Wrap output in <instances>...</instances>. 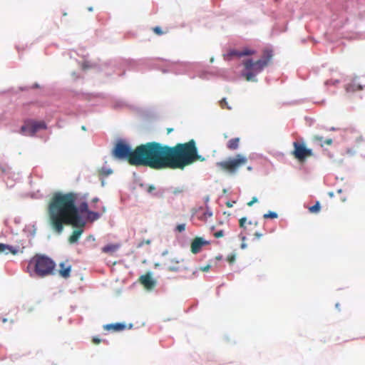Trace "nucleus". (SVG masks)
<instances>
[{"mask_svg":"<svg viewBox=\"0 0 365 365\" xmlns=\"http://www.w3.org/2000/svg\"><path fill=\"white\" fill-rule=\"evenodd\" d=\"M88 194L56 192L48 205L51 224L58 233H61L63 224L73 227H84L88 222L98 220L102 213L90 210Z\"/></svg>","mask_w":365,"mask_h":365,"instance_id":"obj_1","label":"nucleus"},{"mask_svg":"<svg viewBox=\"0 0 365 365\" xmlns=\"http://www.w3.org/2000/svg\"><path fill=\"white\" fill-rule=\"evenodd\" d=\"M154 160H205L198 154L194 139L174 146L154 142Z\"/></svg>","mask_w":365,"mask_h":365,"instance_id":"obj_2","label":"nucleus"},{"mask_svg":"<svg viewBox=\"0 0 365 365\" xmlns=\"http://www.w3.org/2000/svg\"><path fill=\"white\" fill-rule=\"evenodd\" d=\"M112 154L114 158L121 160H154V141L140 145L132 150L129 144L120 140L115 143Z\"/></svg>","mask_w":365,"mask_h":365,"instance_id":"obj_3","label":"nucleus"},{"mask_svg":"<svg viewBox=\"0 0 365 365\" xmlns=\"http://www.w3.org/2000/svg\"><path fill=\"white\" fill-rule=\"evenodd\" d=\"M56 263L53 259L44 254H36L28 262L26 271L31 277H44L56 273Z\"/></svg>","mask_w":365,"mask_h":365,"instance_id":"obj_4","label":"nucleus"},{"mask_svg":"<svg viewBox=\"0 0 365 365\" xmlns=\"http://www.w3.org/2000/svg\"><path fill=\"white\" fill-rule=\"evenodd\" d=\"M272 56V51L269 48H266L263 51L261 59L255 61H253L252 59L245 60L242 63L245 68V72L242 73V76L248 81H255V76L269 65Z\"/></svg>","mask_w":365,"mask_h":365,"instance_id":"obj_5","label":"nucleus"},{"mask_svg":"<svg viewBox=\"0 0 365 365\" xmlns=\"http://www.w3.org/2000/svg\"><path fill=\"white\" fill-rule=\"evenodd\" d=\"M130 164L135 165L149 166L153 169H162L169 168L171 169L180 168L184 167L192 161H128Z\"/></svg>","mask_w":365,"mask_h":365,"instance_id":"obj_6","label":"nucleus"},{"mask_svg":"<svg viewBox=\"0 0 365 365\" xmlns=\"http://www.w3.org/2000/svg\"><path fill=\"white\" fill-rule=\"evenodd\" d=\"M0 178L5 181L6 187L11 189L14 187L15 182L21 179V175L14 171L7 161H0Z\"/></svg>","mask_w":365,"mask_h":365,"instance_id":"obj_7","label":"nucleus"},{"mask_svg":"<svg viewBox=\"0 0 365 365\" xmlns=\"http://www.w3.org/2000/svg\"><path fill=\"white\" fill-rule=\"evenodd\" d=\"M293 147L292 154L297 160H304L314 155L312 149L307 148L302 140L294 141Z\"/></svg>","mask_w":365,"mask_h":365,"instance_id":"obj_8","label":"nucleus"},{"mask_svg":"<svg viewBox=\"0 0 365 365\" xmlns=\"http://www.w3.org/2000/svg\"><path fill=\"white\" fill-rule=\"evenodd\" d=\"M246 163L247 161H217L216 166L221 171L233 175Z\"/></svg>","mask_w":365,"mask_h":365,"instance_id":"obj_9","label":"nucleus"},{"mask_svg":"<svg viewBox=\"0 0 365 365\" xmlns=\"http://www.w3.org/2000/svg\"><path fill=\"white\" fill-rule=\"evenodd\" d=\"M46 128L44 121H31L21 127V131L25 135L33 136L40 130H45Z\"/></svg>","mask_w":365,"mask_h":365,"instance_id":"obj_10","label":"nucleus"},{"mask_svg":"<svg viewBox=\"0 0 365 365\" xmlns=\"http://www.w3.org/2000/svg\"><path fill=\"white\" fill-rule=\"evenodd\" d=\"M140 187L144 189L150 195L154 197H162L165 190L163 187H157L154 185L140 183Z\"/></svg>","mask_w":365,"mask_h":365,"instance_id":"obj_11","label":"nucleus"},{"mask_svg":"<svg viewBox=\"0 0 365 365\" xmlns=\"http://www.w3.org/2000/svg\"><path fill=\"white\" fill-rule=\"evenodd\" d=\"M255 168L262 175H268L271 171L274 170V166L272 161H257Z\"/></svg>","mask_w":365,"mask_h":365,"instance_id":"obj_12","label":"nucleus"},{"mask_svg":"<svg viewBox=\"0 0 365 365\" xmlns=\"http://www.w3.org/2000/svg\"><path fill=\"white\" fill-rule=\"evenodd\" d=\"M210 244V240H207L204 237H196L192 242V252L194 254H197L201 252L202 247Z\"/></svg>","mask_w":365,"mask_h":365,"instance_id":"obj_13","label":"nucleus"},{"mask_svg":"<svg viewBox=\"0 0 365 365\" xmlns=\"http://www.w3.org/2000/svg\"><path fill=\"white\" fill-rule=\"evenodd\" d=\"M311 140L314 144H316L321 148H323L324 145H331L333 143L332 138H327L324 139L322 136L318 134L314 135L312 137Z\"/></svg>","mask_w":365,"mask_h":365,"instance_id":"obj_14","label":"nucleus"},{"mask_svg":"<svg viewBox=\"0 0 365 365\" xmlns=\"http://www.w3.org/2000/svg\"><path fill=\"white\" fill-rule=\"evenodd\" d=\"M104 330L110 331H123L127 328V324L125 322H115L106 324L103 326Z\"/></svg>","mask_w":365,"mask_h":365,"instance_id":"obj_15","label":"nucleus"},{"mask_svg":"<svg viewBox=\"0 0 365 365\" xmlns=\"http://www.w3.org/2000/svg\"><path fill=\"white\" fill-rule=\"evenodd\" d=\"M152 275H153V272H148L147 274L141 275V277H140L141 282L148 289H152L157 284L156 280L152 277Z\"/></svg>","mask_w":365,"mask_h":365,"instance_id":"obj_16","label":"nucleus"},{"mask_svg":"<svg viewBox=\"0 0 365 365\" xmlns=\"http://www.w3.org/2000/svg\"><path fill=\"white\" fill-rule=\"evenodd\" d=\"M72 267L71 264L66 262H61L59 263V275L65 279L68 278L71 276Z\"/></svg>","mask_w":365,"mask_h":365,"instance_id":"obj_17","label":"nucleus"},{"mask_svg":"<svg viewBox=\"0 0 365 365\" xmlns=\"http://www.w3.org/2000/svg\"><path fill=\"white\" fill-rule=\"evenodd\" d=\"M256 53V51L249 48H245L242 50H232L229 52L230 56L242 57L245 56H252Z\"/></svg>","mask_w":365,"mask_h":365,"instance_id":"obj_18","label":"nucleus"},{"mask_svg":"<svg viewBox=\"0 0 365 365\" xmlns=\"http://www.w3.org/2000/svg\"><path fill=\"white\" fill-rule=\"evenodd\" d=\"M0 252L6 255L12 253L15 255L19 252V247L18 246H13L9 244L0 243Z\"/></svg>","mask_w":365,"mask_h":365,"instance_id":"obj_19","label":"nucleus"},{"mask_svg":"<svg viewBox=\"0 0 365 365\" xmlns=\"http://www.w3.org/2000/svg\"><path fill=\"white\" fill-rule=\"evenodd\" d=\"M99 172L101 173V177L104 178L113 174V168L108 163V161H104L102 167L99 170Z\"/></svg>","mask_w":365,"mask_h":365,"instance_id":"obj_20","label":"nucleus"},{"mask_svg":"<svg viewBox=\"0 0 365 365\" xmlns=\"http://www.w3.org/2000/svg\"><path fill=\"white\" fill-rule=\"evenodd\" d=\"M77 230L73 231L72 235L69 238V241L71 243L78 244L79 238L81 237L82 233L83 232V227H76Z\"/></svg>","mask_w":365,"mask_h":365,"instance_id":"obj_21","label":"nucleus"},{"mask_svg":"<svg viewBox=\"0 0 365 365\" xmlns=\"http://www.w3.org/2000/svg\"><path fill=\"white\" fill-rule=\"evenodd\" d=\"M294 163H292V165L298 170L299 171H301L303 173H307L308 169L304 165L305 161H293Z\"/></svg>","mask_w":365,"mask_h":365,"instance_id":"obj_22","label":"nucleus"},{"mask_svg":"<svg viewBox=\"0 0 365 365\" xmlns=\"http://www.w3.org/2000/svg\"><path fill=\"white\" fill-rule=\"evenodd\" d=\"M119 248L118 244L109 243L102 247V252L105 253H111Z\"/></svg>","mask_w":365,"mask_h":365,"instance_id":"obj_23","label":"nucleus"},{"mask_svg":"<svg viewBox=\"0 0 365 365\" xmlns=\"http://www.w3.org/2000/svg\"><path fill=\"white\" fill-rule=\"evenodd\" d=\"M23 231L29 237H34L36 227L35 225H26L23 230Z\"/></svg>","mask_w":365,"mask_h":365,"instance_id":"obj_24","label":"nucleus"},{"mask_svg":"<svg viewBox=\"0 0 365 365\" xmlns=\"http://www.w3.org/2000/svg\"><path fill=\"white\" fill-rule=\"evenodd\" d=\"M240 138H234L230 139L227 144V148L230 150H236L239 147Z\"/></svg>","mask_w":365,"mask_h":365,"instance_id":"obj_25","label":"nucleus"},{"mask_svg":"<svg viewBox=\"0 0 365 365\" xmlns=\"http://www.w3.org/2000/svg\"><path fill=\"white\" fill-rule=\"evenodd\" d=\"M322 209V205L319 201H316L314 205L309 207V211L312 213H318Z\"/></svg>","mask_w":365,"mask_h":365,"instance_id":"obj_26","label":"nucleus"},{"mask_svg":"<svg viewBox=\"0 0 365 365\" xmlns=\"http://www.w3.org/2000/svg\"><path fill=\"white\" fill-rule=\"evenodd\" d=\"M180 247L185 248L189 245V237L187 236L182 237L178 240Z\"/></svg>","mask_w":365,"mask_h":365,"instance_id":"obj_27","label":"nucleus"},{"mask_svg":"<svg viewBox=\"0 0 365 365\" xmlns=\"http://www.w3.org/2000/svg\"><path fill=\"white\" fill-rule=\"evenodd\" d=\"M169 191L174 196H178L184 192V188L183 187H171L169 189Z\"/></svg>","mask_w":365,"mask_h":365,"instance_id":"obj_28","label":"nucleus"},{"mask_svg":"<svg viewBox=\"0 0 365 365\" xmlns=\"http://www.w3.org/2000/svg\"><path fill=\"white\" fill-rule=\"evenodd\" d=\"M263 217L265 219H276L278 217V213L274 211L269 210L267 213L264 214Z\"/></svg>","mask_w":365,"mask_h":365,"instance_id":"obj_29","label":"nucleus"},{"mask_svg":"<svg viewBox=\"0 0 365 365\" xmlns=\"http://www.w3.org/2000/svg\"><path fill=\"white\" fill-rule=\"evenodd\" d=\"M151 243V240L148 239L147 240H142L139 242H138L135 245L137 248H141L144 245H150Z\"/></svg>","mask_w":365,"mask_h":365,"instance_id":"obj_30","label":"nucleus"},{"mask_svg":"<svg viewBox=\"0 0 365 365\" xmlns=\"http://www.w3.org/2000/svg\"><path fill=\"white\" fill-rule=\"evenodd\" d=\"M220 106L222 108H227V109H231V108L228 106L227 104V102L226 101L225 98H222L220 101Z\"/></svg>","mask_w":365,"mask_h":365,"instance_id":"obj_31","label":"nucleus"},{"mask_svg":"<svg viewBox=\"0 0 365 365\" xmlns=\"http://www.w3.org/2000/svg\"><path fill=\"white\" fill-rule=\"evenodd\" d=\"M205 208H206V211L204 213L205 217H212L213 215V212L211 210V209L210 208L209 205H206Z\"/></svg>","mask_w":365,"mask_h":365,"instance_id":"obj_32","label":"nucleus"},{"mask_svg":"<svg viewBox=\"0 0 365 365\" xmlns=\"http://www.w3.org/2000/svg\"><path fill=\"white\" fill-rule=\"evenodd\" d=\"M185 224L181 223L178 225V226L175 227V230L178 231L180 232H183L185 230Z\"/></svg>","mask_w":365,"mask_h":365,"instance_id":"obj_33","label":"nucleus"},{"mask_svg":"<svg viewBox=\"0 0 365 365\" xmlns=\"http://www.w3.org/2000/svg\"><path fill=\"white\" fill-rule=\"evenodd\" d=\"M235 259L236 255L234 252H232L227 256V260H228L230 263L234 262L235 261Z\"/></svg>","mask_w":365,"mask_h":365,"instance_id":"obj_34","label":"nucleus"},{"mask_svg":"<svg viewBox=\"0 0 365 365\" xmlns=\"http://www.w3.org/2000/svg\"><path fill=\"white\" fill-rule=\"evenodd\" d=\"M153 32L157 35H162L163 34V31L161 30L160 27L155 26L153 29Z\"/></svg>","mask_w":365,"mask_h":365,"instance_id":"obj_35","label":"nucleus"},{"mask_svg":"<svg viewBox=\"0 0 365 365\" xmlns=\"http://www.w3.org/2000/svg\"><path fill=\"white\" fill-rule=\"evenodd\" d=\"M224 235H225L224 230H220L217 231L215 233V237H217V238H219V237H223Z\"/></svg>","mask_w":365,"mask_h":365,"instance_id":"obj_36","label":"nucleus"},{"mask_svg":"<svg viewBox=\"0 0 365 365\" xmlns=\"http://www.w3.org/2000/svg\"><path fill=\"white\" fill-rule=\"evenodd\" d=\"M246 220H247V217H242V218L240 219V226H241L242 227L245 228V222H246Z\"/></svg>","mask_w":365,"mask_h":365,"instance_id":"obj_37","label":"nucleus"},{"mask_svg":"<svg viewBox=\"0 0 365 365\" xmlns=\"http://www.w3.org/2000/svg\"><path fill=\"white\" fill-rule=\"evenodd\" d=\"M257 201H258V198H257V197L255 196V197H252V201H250V202H249L247 203V205H248L249 206H252L254 203L257 202Z\"/></svg>","mask_w":365,"mask_h":365,"instance_id":"obj_38","label":"nucleus"},{"mask_svg":"<svg viewBox=\"0 0 365 365\" xmlns=\"http://www.w3.org/2000/svg\"><path fill=\"white\" fill-rule=\"evenodd\" d=\"M210 268H211V265L208 264L205 266L202 267L201 270H202L204 272H207L210 270Z\"/></svg>","mask_w":365,"mask_h":365,"instance_id":"obj_39","label":"nucleus"},{"mask_svg":"<svg viewBox=\"0 0 365 365\" xmlns=\"http://www.w3.org/2000/svg\"><path fill=\"white\" fill-rule=\"evenodd\" d=\"M170 271H173V272H179L180 271V267H170V269H169Z\"/></svg>","mask_w":365,"mask_h":365,"instance_id":"obj_40","label":"nucleus"},{"mask_svg":"<svg viewBox=\"0 0 365 365\" xmlns=\"http://www.w3.org/2000/svg\"><path fill=\"white\" fill-rule=\"evenodd\" d=\"M14 222L16 224H21V217H16L14 218Z\"/></svg>","mask_w":365,"mask_h":365,"instance_id":"obj_41","label":"nucleus"},{"mask_svg":"<svg viewBox=\"0 0 365 365\" xmlns=\"http://www.w3.org/2000/svg\"><path fill=\"white\" fill-rule=\"evenodd\" d=\"M233 160H245V158L242 155H237L236 157Z\"/></svg>","mask_w":365,"mask_h":365,"instance_id":"obj_42","label":"nucleus"},{"mask_svg":"<svg viewBox=\"0 0 365 365\" xmlns=\"http://www.w3.org/2000/svg\"><path fill=\"white\" fill-rule=\"evenodd\" d=\"M86 241L89 242V241H93L94 242L95 241V237L93 235H89L87 239H86Z\"/></svg>","mask_w":365,"mask_h":365,"instance_id":"obj_43","label":"nucleus"},{"mask_svg":"<svg viewBox=\"0 0 365 365\" xmlns=\"http://www.w3.org/2000/svg\"><path fill=\"white\" fill-rule=\"evenodd\" d=\"M235 202V201H227L226 204L229 207H232Z\"/></svg>","mask_w":365,"mask_h":365,"instance_id":"obj_44","label":"nucleus"},{"mask_svg":"<svg viewBox=\"0 0 365 365\" xmlns=\"http://www.w3.org/2000/svg\"><path fill=\"white\" fill-rule=\"evenodd\" d=\"M210 200V196L207 195L204 198L205 205H208V202Z\"/></svg>","mask_w":365,"mask_h":365,"instance_id":"obj_45","label":"nucleus"},{"mask_svg":"<svg viewBox=\"0 0 365 365\" xmlns=\"http://www.w3.org/2000/svg\"><path fill=\"white\" fill-rule=\"evenodd\" d=\"M101 341V339L100 338H98V336H94L93 337V341L94 342L99 343Z\"/></svg>","mask_w":365,"mask_h":365,"instance_id":"obj_46","label":"nucleus"},{"mask_svg":"<svg viewBox=\"0 0 365 365\" xmlns=\"http://www.w3.org/2000/svg\"><path fill=\"white\" fill-rule=\"evenodd\" d=\"M255 236H256V238H257V239H259V238L262 236V233H260V232H257L255 233Z\"/></svg>","mask_w":365,"mask_h":365,"instance_id":"obj_47","label":"nucleus"},{"mask_svg":"<svg viewBox=\"0 0 365 365\" xmlns=\"http://www.w3.org/2000/svg\"><path fill=\"white\" fill-rule=\"evenodd\" d=\"M247 243H245V242H242V243L241 244V245H240V247H241L242 250H244V249L247 248Z\"/></svg>","mask_w":365,"mask_h":365,"instance_id":"obj_48","label":"nucleus"},{"mask_svg":"<svg viewBox=\"0 0 365 365\" xmlns=\"http://www.w3.org/2000/svg\"><path fill=\"white\" fill-rule=\"evenodd\" d=\"M223 259V255L220 254L216 257L217 260H222Z\"/></svg>","mask_w":365,"mask_h":365,"instance_id":"obj_49","label":"nucleus"},{"mask_svg":"<svg viewBox=\"0 0 365 365\" xmlns=\"http://www.w3.org/2000/svg\"><path fill=\"white\" fill-rule=\"evenodd\" d=\"M171 261L173 262L180 263V262H182L183 259H173Z\"/></svg>","mask_w":365,"mask_h":365,"instance_id":"obj_50","label":"nucleus"},{"mask_svg":"<svg viewBox=\"0 0 365 365\" xmlns=\"http://www.w3.org/2000/svg\"><path fill=\"white\" fill-rule=\"evenodd\" d=\"M328 195H329V196L331 198H332V197H334V192H329Z\"/></svg>","mask_w":365,"mask_h":365,"instance_id":"obj_51","label":"nucleus"},{"mask_svg":"<svg viewBox=\"0 0 365 365\" xmlns=\"http://www.w3.org/2000/svg\"><path fill=\"white\" fill-rule=\"evenodd\" d=\"M240 238L241 240L244 242L245 240H246V236L245 235H242V234H240Z\"/></svg>","mask_w":365,"mask_h":365,"instance_id":"obj_52","label":"nucleus"},{"mask_svg":"<svg viewBox=\"0 0 365 365\" xmlns=\"http://www.w3.org/2000/svg\"><path fill=\"white\" fill-rule=\"evenodd\" d=\"M173 130V128H167V133H168V134H169V133H170Z\"/></svg>","mask_w":365,"mask_h":365,"instance_id":"obj_53","label":"nucleus"},{"mask_svg":"<svg viewBox=\"0 0 365 365\" xmlns=\"http://www.w3.org/2000/svg\"><path fill=\"white\" fill-rule=\"evenodd\" d=\"M168 253V251L166 250H165V251H163V252L162 255H163V256H165V255H166Z\"/></svg>","mask_w":365,"mask_h":365,"instance_id":"obj_54","label":"nucleus"},{"mask_svg":"<svg viewBox=\"0 0 365 365\" xmlns=\"http://www.w3.org/2000/svg\"><path fill=\"white\" fill-rule=\"evenodd\" d=\"M99 200V198L98 197H95L93 199V202H98Z\"/></svg>","mask_w":365,"mask_h":365,"instance_id":"obj_55","label":"nucleus"},{"mask_svg":"<svg viewBox=\"0 0 365 365\" xmlns=\"http://www.w3.org/2000/svg\"><path fill=\"white\" fill-rule=\"evenodd\" d=\"M339 306H340V304H339V302H338V303H336V304H335V307H336V309H339Z\"/></svg>","mask_w":365,"mask_h":365,"instance_id":"obj_56","label":"nucleus"},{"mask_svg":"<svg viewBox=\"0 0 365 365\" xmlns=\"http://www.w3.org/2000/svg\"><path fill=\"white\" fill-rule=\"evenodd\" d=\"M101 184L103 186L105 185V181H104L103 178H102L101 177Z\"/></svg>","mask_w":365,"mask_h":365,"instance_id":"obj_57","label":"nucleus"},{"mask_svg":"<svg viewBox=\"0 0 365 365\" xmlns=\"http://www.w3.org/2000/svg\"><path fill=\"white\" fill-rule=\"evenodd\" d=\"M342 191H343V190H342V189H341V188H339V189H338V190H337V192H338V193H339V194H340V193H341V192H342Z\"/></svg>","mask_w":365,"mask_h":365,"instance_id":"obj_58","label":"nucleus"},{"mask_svg":"<svg viewBox=\"0 0 365 365\" xmlns=\"http://www.w3.org/2000/svg\"><path fill=\"white\" fill-rule=\"evenodd\" d=\"M8 223H9V219H6V220H4V224H5L6 225H8Z\"/></svg>","mask_w":365,"mask_h":365,"instance_id":"obj_59","label":"nucleus"},{"mask_svg":"<svg viewBox=\"0 0 365 365\" xmlns=\"http://www.w3.org/2000/svg\"><path fill=\"white\" fill-rule=\"evenodd\" d=\"M252 168H253V167H252V166H250V165L247 167V170H252Z\"/></svg>","mask_w":365,"mask_h":365,"instance_id":"obj_60","label":"nucleus"},{"mask_svg":"<svg viewBox=\"0 0 365 365\" xmlns=\"http://www.w3.org/2000/svg\"><path fill=\"white\" fill-rule=\"evenodd\" d=\"M133 324H131V323H130V324H129V327H128V328H129V329L133 328Z\"/></svg>","mask_w":365,"mask_h":365,"instance_id":"obj_61","label":"nucleus"},{"mask_svg":"<svg viewBox=\"0 0 365 365\" xmlns=\"http://www.w3.org/2000/svg\"><path fill=\"white\" fill-rule=\"evenodd\" d=\"M2 322H3L4 323L6 322H7V319H6V318H4V319H2Z\"/></svg>","mask_w":365,"mask_h":365,"instance_id":"obj_62","label":"nucleus"},{"mask_svg":"<svg viewBox=\"0 0 365 365\" xmlns=\"http://www.w3.org/2000/svg\"><path fill=\"white\" fill-rule=\"evenodd\" d=\"M210 230H215V226H212V227H210Z\"/></svg>","mask_w":365,"mask_h":365,"instance_id":"obj_63","label":"nucleus"},{"mask_svg":"<svg viewBox=\"0 0 365 365\" xmlns=\"http://www.w3.org/2000/svg\"><path fill=\"white\" fill-rule=\"evenodd\" d=\"M160 266V264L159 263H156L155 264V267H159Z\"/></svg>","mask_w":365,"mask_h":365,"instance_id":"obj_64","label":"nucleus"}]
</instances>
